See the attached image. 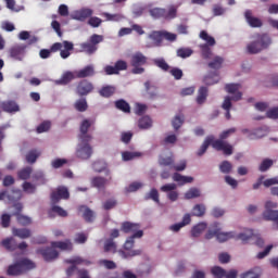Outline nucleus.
I'll return each mask as SVG.
<instances>
[{
  "label": "nucleus",
  "mask_w": 278,
  "mask_h": 278,
  "mask_svg": "<svg viewBox=\"0 0 278 278\" xmlns=\"http://www.w3.org/2000/svg\"><path fill=\"white\" fill-rule=\"evenodd\" d=\"M242 88V85L240 84H227L225 85V91L230 94L226 96L224 98V102L222 104L223 110H226V118H231V113H229V110H231V101H241L242 100V93L240 92Z\"/></svg>",
  "instance_id": "1"
},
{
  "label": "nucleus",
  "mask_w": 278,
  "mask_h": 278,
  "mask_svg": "<svg viewBox=\"0 0 278 278\" xmlns=\"http://www.w3.org/2000/svg\"><path fill=\"white\" fill-rule=\"evenodd\" d=\"M34 268H36L35 262L29 258H21L8 266L7 275L8 277H21V275H25L29 270H34Z\"/></svg>",
  "instance_id": "2"
},
{
  "label": "nucleus",
  "mask_w": 278,
  "mask_h": 278,
  "mask_svg": "<svg viewBox=\"0 0 278 278\" xmlns=\"http://www.w3.org/2000/svg\"><path fill=\"white\" fill-rule=\"evenodd\" d=\"M231 134H236V128H230L227 130H224L219 135V140H215L211 137L210 142L216 151H222L224 155H233V146H231L229 142L224 141L226 138H229Z\"/></svg>",
  "instance_id": "3"
},
{
  "label": "nucleus",
  "mask_w": 278,
  "mask_h": 278,
  "mask_svg": "<svg viewBox=\"0 0 278 278\" xmlns=\"http://www.w3.org/2000/svg\"><path fill=\"white\" fill-rule=\"evenodd\" d=\"M142 236H144V231H137L130 237H128L124 243V250L118 251L121 257L127 260V257H136L138 255H142V250H132L134 244H136L135 239L142 238Z\"/></svg>",
  "instance_id": "4"
},
{
  "label": "nucleus",
  "mask_w": 278,
  "mask_h": 278,
  "mask_svg": "<svg viewBox=\"0 0 278 278\" xmlns=\"http://www.w3.org/2000/svg\"><path fill=\"white\" fill-rule=\"evenodd\" d=\"M101 42H103V36L93 34L88 41L80 43V51L87 55H94L99 50V45H101Z\"/></svg>",
  "instance_id": "5"
},
{
  "label": "nucleus",
  "mask_w": 278,
  "mask_h": 278,
  "mask_svg": "<svg viewBox=\"0 0 278 278\" xmlns=\"http://www.w3.org/2000/svg\"><path fill=\"white\" fill-rule=\"evenodd\" d=\"M210 238H215L217 242H227L229 240H235L236 230L223 231L220 224H213L210 230Z\"/></svg>",
  "instance_id": "6"
},
{
  "label": "nucleus",
  "mask_w": 278,
  "mask_h": 278,
  "mask_svg": "<svg viewBox=\"0 0 278 278\" xmlns=\"http://www.w3.org/2000/svg\"><path fill=\"white\" fill-rule=\"evenodd\" d=\"M150 15L153 18H164V21H173L177 18V5L172 4L166 9L154 8L150 10Z\"/></svg>",
  "instance_id": "7"
},
{
  "label": "nucleus",
  "mask_w": 278,
  "mask_h": 278,
  "mask_svg": "<svg viewBox=\"0 0 278 278\" xmlns=\"http://www.w3.org/2000/svg\"><path fill=\"white\" fill-rule=\"evenodd\" d=\"M149 59L142 54V52H136L131 55L130 66H132V75H142L144 73V67Z\"/></svg>",
  "instance_id": "8"
},
{
  "label": "nucleus",
  "mask_w": 278,
  "mask_h": 278,
  "mask_svg": "<svg viewBox=\"0 0 278 278\" xmlns=\"http://www.w3.org/2000/svg\"><path fill=\"white\" fill-rule=\"evenodd\" d=\"M223 58L220 56H212L210 61V68H211V77H210V84H218L220 81V68H223Z\"/></svg>",
  "instance_id": "9"
},
{
  "label": "nucleus",
  "mask_w": 278,
  "mask_h": 278,
  "mask_svg": "<svg viewBox=\"0 0 278 278\" xmlns=\"http://www.w3.org/2000/svg\"><path fill=\"white\" fill-rule=\"evenodd\" d=\"M75 49V46L71 41H63V42H54L50 47L51 53H58L60 51V55L63 60H66V58H71V51Z\"/></svg>",
  "instance_id": "10"
},
{
  "label": "nucleus",
  "mask_w": 278,
  "mask_h": 278,
  "mask_svg": "<svg viewBox=\"0 0 278 278\" xmlns=\"http://www.w3.org/2000/svg\"><path fill=\"white\" fill-rule=\"evenodd\" d=\"M278 203L273 200H267L264 203L263 218L265 220H278Z\"/></svg>",
  "instance_id": "11"
},
{
  "label": "nucleus",
  "mask_w": 278,
  "mask_h": 278,
  "mask_svg": "<svg viewBox=\"0 0 278 278\" xmlns=\"http://www.w3.org/2000/svg\"><path fill=\"white\" fill-rule=\"evenodd\" d=\"M91 92H94V85L88 79H81L75 86L77 97H88Z\"/></svg>",
  "instance_id": "12"
},
{
  "label": "nucleus",
  "mask_w": 278,
  "mask_h": 278,
  "mask_svg": "<svg viewBox=\"0 0 278 278\" xmlns=\"http://www.w3.org/2000/svg\"><path fill=\"white\" fill-rule=\"evenodd\" d=\"M71 199V193L68 192V188L64 186H59L55 190H53L50 194V201L52 205H56L60 201Z\"/></svg>",
  "instance_id": "13"
},
{
  "label": "nucleus",
  "mask_w": 278,
  "mask_h": 278,
  "mask_svg": "<svg viewBox=\"0 0 278 278\" xmlns=\"http://www.w3.org/2000/svg\"><path fill=\"white\" fill-rule=\"evenodd\" d=\"M92 125H94V121L93 119H84L80 123V127H79V135L78 138L80 140V142H90V140H92V135L88 134L90 127H92Z\"/></svg>",
  "instance_id": "14"
},
{
  "label": "nucleus",
  "mask_w": 278,
  "mask_h": 278,
  "mask_svg": "<svg viewBox=\"0 0 278 278\" xmlns=\"http://www.w3.org/2000/svg\"><path fill=\"white\" fill-rule=\"evenodd\" d=\"M27 53V45L21 43L15 45L10 48L9 55L12 60H15L16 62H23L25 60V54Z\"/></svg>",
  "instance_id": "15"
},
{
  "label": "nucleus",
  "mask_w": 278,
  "mask_h": 278,
  "mask_svg": "<svg viewBox=\"0 0 278 278\" xmlns=\"http://www.w3.org/2000/svg\"><path fill=\"white\" fill-rule=\"evenodd\" d=\"M203 84H205V86H202L199 88L198 96L195 98V102L198 103V105H203V103H205V101H207L210 76H204Z\"/></svg>",
  "instance_id": "16"
},
{
  "label": "nucleus",
  "mask_w": 278,
  "mask_h": 278,
  "mask_svg": "<svg viewBox=\"0 0 278 278\" xmlns=\"http://www.w3.org/2000/svg\"><path fill=\"white\" fill-rule=\"evenodd\" d=\"M76 157L79 160H90V157H92V146L88 142H81L78 144Z\"/></svg>",
  "instance_id": "17"
},
{
  "label": "nucleus",
  "mask_w": 278,
  "mask_h": 278,
  "mask_svg": "<svg viewBox=\"0 0 278 278\" xmlns=\"http://www.w3.org/2000/svg\"><path fill=\"white\" fill-rule=\"evenodd\" d=\"M200 38H202V40H205V43L200 45L201 58L203 60H208L210 59V35H207V31L202 30L200 33Z\"/></svg>",
  "instance_id": "18"
},
{
  "label": "nucleus",
  "mask_w": 278,
  "mask_h": 278,
  "mask_svg": "<svg viewBox=\"0 0 278 278\" xmlns=\"http://www.w3.org/2000/svg\"><path fill=\"white\" fill-rule=\"evenodd\" d=\"M256 236H257V231H255L251 228H245L241 232L236 231L235 240H241V242H243V244H247V242H249V240H253V238H255Z\"/></svg>",
  "instance_id": "19"
},
{
  "label": "nucleus",
  "mask_w": 278,
  "mask_h": 278,
  "mask_svg": "<svg viewBox=\"0 0 278 278\" xmlns=\"http://www.w3.org/2000/svg\"><path fill=\"white\" fill-rule=\"evenodd\" d=\"M74 79H77L76 72L66 71L62 74L60 79L54 80V84L55 86H68Z\"/></svg>",
  "instance_id": "20"
},
{
  "label": "nucleus",
  "mask_w": 278,
  "mask_h": 278,
  "mask_svg": "<svg viewBox=\"0 0 278 278\" xmlns=\"http://www.w3.org/2000/svg\"><path fill=\"white\" fill-rule=\"evenodd\" d=\"M37 253H40L46 262H53V260H58V256L60 255L53 247L39 249L37 250Z\"/></svg>",
  "instance_id": "21"
},
{
  "label": "nucleus",
  "mask_w": 278,
  "mask_h": 278,
  "mask_svg": "<svg viewBox=\"0 0 278 278\" xmlns=\"http://www.w3.org/2000/svg\"><path fill=\"white\" fill-rule=\"evenodd\" d=\"M65 263L72 264V266H70L66 270L67 277H71V275H73V273L77 270L76 264H86V266H89L90 261H84L81 257H75V258L65 260Z\"/></svg>",
  "instance_id": "22"
},
{
  "label": "nucleus",
  "mask_w": 278,
  "mask_h": 278,
  "mask_svg": "<svg viewBox=\"0 0 278 278\" xmlns=\"http://www.w3.org/2000/svg\"><path fill=\"white\" fill-rule=\"evenodd\" d=\"M121 231L124 233H138V231H143L140 229L139 223H131V222H123L121 226Z\"/></svg>",
  "instance_id": "23"
},
{
  "label": "nucleus",
  "mask_w": 278,
  "mask_h": 278,
  "mask_svg": "<svg viewBox=\"0 0 278 278\" xmlns=\"http://www.w3.org/2000/svg\"><path fill=\"white\" fill-rule=\"evenodd\" d=\"M96 73L94 65L90 64L76 71V77L77 79H86V77H94Z\"/></svg>",
  "instance_id": "24"
},
{
  "label": "nucleus",
  "mask_w": 278,
  "mask_h": 278,
  "mask_svg": "<svg viewBox=\"0 0 278 278\" xmlns=\"http://www.w3.org/2000/svg\"><path fill=\"white\" fill-rule=\"evenodd\" d=\"M109 178H103L101 176H96L91 179L92 188H105L110 181H112V175H106Z\"/></svg>",
  "instance_id": "25"
},
{
  "label": "nucleus",
  "mask_w": 278,
  "mask_h": 278,
  "mask_svg": "<svg viewBox=\"0 0 278 278\" xmlns=\"http://www.w3.org/2000/svg\"><path fill=\"white\" fill-rule=\"evenodd\" d=\"M12 235L15 238H20L21 240H27V238H31V230L29 228H12Z\"/></svg>",
  "instance_id": "26"
},
{
  "label": "nucleus",
  "mask_w": 278,
  "mask_h": 278,
  "mask_svg": "<svg viewBox=\"0 0 278 278\" xmlns=\"http://www.w3.org/2000/svg\"><path fill=\"white\" fill-rule=\"evenodd\" d=\"M1 245L7 250V251H16L18 249V242L14 237H8L1 241Z\"/></svg>",
  "instance_id": "27"
},
{
  "label": "nucleus",
  "mask_w": 278,
  "mask_h": 278,
  "mask_svg": "<svg viewBox=\"0 0 278 278\" xmlns=\"http://www.w3.org/2000/svg\"><path fill=\"white\" fill-rule=\"evenodd\" d=\"M244 17L250 27H262V20L253 16L251 10L245 11Z\"/></svg>",
  "instance_id": "28"
},
{
  "label": "nucleus",
  "mask_w": 278,
  "mask_h": 278,
  "mask_svg": "<svg viewBox=\"0 0 278 278\" xmlns=\"http://www.w3.org/2000/svg\"><path fill=\"white\" fill-rule=\"evenodd\" d=\"M192 223V218L190 217V214H185L182 217V220L180 223L174 224L169 227L170 231H180L182 227H186V225H190Z\"/></svg>",
  "instance_id": "29"
},
{
  "label": "nucleus",
  "mask_w": 278,
  "mask_h": 278,
  "mask_svg": "<svg viewBox=\"0 0 278 278\" xmlns=\"http://www.w3.org/2000/svg\"><path fill=\"white\" fill-rule=\"evenodd\" d=\"M1 108L3 112H8L9 114L21 111V106H18V104L13 100L2 102Z\"/></svg>",
  "instance_id": "30"
},
{
  "label": "nucleus",
  "mask_w": 278,
  "mask_h": 278,
  "mask_svg": "<svg viewBox=\"0 0 278 278\" xmlns=\"http://www.w3.org/2000/svg\"><path fill=\"white\" fill-rule=\"evenodd\" d=\"M173 180L178 184V186H186V184H192L194 178L192 176H184L179 173H174Z\"/></svg>",
  "instance_id": "31"
},
{
  "label": "nucleus",
  "mask_w": 278,
  "mask_h": 278,
  "mask_svg": "<svg viewBox=\"0 0 278 278\" xmlns=\"http://www.w3.org/2000/svg\"><path fill=\"white\" fill-rule=\"evenodd\" d=\"M51 247L61 251H73V243L68 239L65 241H53Z\"/></svg>",
  "instance_id": "32"
},
{
  "label": "nucleus",
  "mask_w": 278,
  "mask_h": 278,
  "mask_svg": "<svg viewBox=\"0 0 278 278\" xmlns=\"http://www.w3.org/2000/svg\"><path fill=\"white\" fill-rule=\"evenodd\" d=\"M93 12L91 9H81L74 13L73 18H75V21H86V18H90Z\"/></svg>",
  "instance_id": "33"
},
{
  "label": "nucleus",
  "mask_w": 278,
  "mask_h": 278,
  "mask_svg": "<svg viewBox=\"0 0 278 278\" xmlns=\"http://www.w3.org/2000/svg\"><path fill=\"white\" fill-rule=\"evenodd\" d=\"M247 52L250 53V55H255L257 53H262V46L260 45V41L255 38L254 41H251L247 45Z\"/></svg>",
  "instance_id": "34"
},
{
  "label": "nucleus",
  "mask_w": 278,
  "mask_h": 278,
  "mask_svg": "<svg viewBox=\"0 0 278 278\" xmlns=\"http://www.w3.org/2000/svg\"><path fill=\"white\" fill-rule=\"evenodd\" d=\"M78 211L83 213V218L86 223H92L94 220V212L90 207L83 205L79 206Z\"/></svg>",
  "instance_id": "35"
},
{
  "label": "nucleus",
  "mask_w": 278,
  "mask_h": 278,
  "mask_svg": "<svg viewBox=\"0 0 278 278\" xmlns=\"http://www.w3.org/2000/svg\"><path fill=\"white\" fill-rule=\"evenodd\" d=\"M101 16H103V18H105V21L112 22V23H121V21H123L125 18V15H123L122 13H108V12H103L101 13Z\"/></svg>",
  "instance_id": "36"
},
{
  "label": "nucleus",
  "mask_w": 278,
  "mask_h": 278,
  "mask_svg": "<svg viewBox=\"0 0 278 278\" xmlns=\"http://www.w3.org/2000/svg\"><path fill=\"white\" fill-rule=\"evenodd\" d=\"M256 40L261 46V49L264 51V49H268L269 45H273V40L270 39V36L268 35H256Z\"/></svg>",
  "instance_id": "37"
},
{
  "label": "nucleus",
  "mask_w": 278,
  "mask_h": 278,
  "mask_svg": "<svg viewBox=\"0 0 278 278\" xmlns=\"http://www.w3.org/2000/svg\"><path fill=\"white\" fill-rule=\"evenodd\" d=\"M100 97H104V99H110L113 94H116V87L108 85L100 89L99 91Z\"/></svg>",
  "instance_id": "38"
},
{
  "label": "nucleus",
  "mask_w": 278,
  "mask_h": 278,
  "mask_svg": "<svg viewBox=\"0 0 278 278\" xmlns=\"http://www.w3.org/2000/svg\"><path fill=\"white\" fill-rule=\"evenodd\" d=\"M115 108L116 110L124 112V114H131V106L123 99L115 101Z\"/></svg>",
  "instance_id": "39"
},
{
  "label": "nucleus",
  "mask_w": 278,
  "mask_h": 278,
  "mask_svg": "<svg viewBox=\"0 0 278 278\" xmlns=\"http://www.w3.org/2000/svg\"><path fill=\"white\" fill-rule=\"evenodd\" d=\"M146 92L150 99L157 97V86L151 84L149 80L144 83Z\"/></svg>",
  "instance_id": "40"
},
{
  "label": "nucleus",
  "mask_w": 278,
  "mask_h": 278,
  "mask_svg": "<svg viewBox=\"0 0 278 278\" xmlns=\"http://www.w3.org/2000/svg\"><path fill=\"white\" fill-rule=\"evenodd\" d=\"M93 170L96 173H105V175H111L110 169H108V163L104 161H97L93 163Z\"/></svg>",
  "instance_id": "41"
},
{
  "label": "nucleus",
  "mask_w": 278,
  "mask_h": 278,
  "mask_svg": "<svg viewBox=\"0 0 278 278\" xmlns=\"http://www.w3.org/2000/svg\"><path fill=\"white\" fill-rule=\"evenodd\" d=\"M205 229H207V224L205 223H200L193 226V228L191 229L192 238H199V236H201L205 231Z\"/></svg>",
  "instance_id": "42"
},
{
  "label": "nucleus",
  "mask_w": 278,
  "mask_h": 278,
  "mask_svg": "<svg viewBox=\"0 0 278 278\" xmlns=\"http://www.w3.org/2000/svg\"><path fill=\"white\" fill-rule=\"evenodd\" d=\"M33 169L31 167H24L17 172V177L22 181H27L31 177Z\"/></svg>",
  "instance_id": "43"
},
{
  "label": "nucleus",
  "mask_w": 278,
  "mask_h": 278,
  "mask_svg": "<svg viewBox=\"0 0 278 278\" xmlns=\"http://www.w3.org/2000/svg\"><path fill=\"white\" fill-rule=\"evenodd\" d=\"M74 108L77 112H86L88 110V101H86V98H80L74 103Z\"/></svg>",
  "instance_id": "44"
},
{
  "label": "nucleus",
  "mask_w": 278,
  "mask_h": 278,
  "mask_svg": "<svg viewBox=\"0 0 278 278\" xmlns=\"http://www.w3.org/2000/svg\"><path fill=\"white\" fill-rule=\"evenodd\" d=\"M13 216H16V220L18 225H22V227H27L31 223V218L29 216H25L23 214H13Z\"/></svg>",
  "instance_id": "45"
},
{
  "label": "nucleus",
  "mask_w": 278,
  "mask_h": 278,
  "mask_svg": "<svg viewBox=\"0 0 278 278\" xmlns=\"http://www.w3.org/2000/svg\"><path fill=\"white\" fill-rule=\"evenodd\" d=\"M38 157H40V153L38 152V150H30L26 154V162L28 164H36V160H38Z\"/></svg>",
  "instance_id": "46"
},
{
  "label": "nucleus",
  "mask_w": 278,
  "mask_h": 278,
  "mask_svg": "<svg viewBox=\"0 0 278 278\" xmlns=\"http://www.w3.org/2000/svg\"><path fill=\"white\" fill-rule=\"evenodd\" d=\"M144 200H152L154 203H160V192H157V189H151L150 192L144 195Z\"/></svg>",
  "instance_id": "47"
},
{
  "label": "nucleus",
  "mask_w": 278,
  "mask_h": 278,
  "mask_svg": "<svg viewBox=\"0 0 278 278\" xmlns=\"http://www.w3.org/2000/svg\"><path fill=\"white\" fill-rule=\"evenodd\" d=\"M138 125L140 129H149L153 125V121L149 116H143L139 119Z\"/></svg>",
  "instance_id": "48"
},
{
  "label": "nucleus",
  "mask_w": 278,
  "mask_h": 278,
  "mask_svg": "<svg viewBox=\"0 0 278 278\" xmlns=\"http://www.w3.org/2000/svg\"><path fill=\"white\" fill-rule=\"evenodd\" d=\"M201 197V191L197 188H190L186 193H185V199L189 201L190 199H199Z\"/></svg>",
  "instance_id": "49"
},
{
  "label": "nucleus",
  "mask_w": 278,
  "mask_h": 278,
  "mask_svg": "<svg viewBox=\"0 0 278 278\" xmlns=\"http://www.w3.org/2000/svg\"><path fill=\"white\" fill-rule=\"evenodd\" d=\"M140 155H142V153H140V152L125 151L122 153V159L124 162H129L131 160H136V157H140Z\"/></svg>",
  "instance_id": "50"
},
{
  "label": "nucleus",
  "mask_w": 278,
  "mask_h": 278,
  "mask_svg": "<svg viewBox=\"0 0 278 278\" xmlns=\"http://www.w3.org/2000/svg\"><path fill=\"white\" fill-rule=\"evenodd\" d=\"M149 38L156 42V45H160L162 43V40H164V33L154 30L149 35Z\"/></svg>",
  "instance_id": "51"
},
{
  "label": "nucleus",
  "mask_w": 278,
  "mask_h": 278,
  "mask_svg": "<svg viewBox=\"0 0 278 278\" xmlns=\"http://www.w3.org/2000/svg\"><path fill=\"white\" fill-rule=\"evenodd\" d=\"M104 252L105 253H116V243L114 239H108L104 243Z\"/></svg>",
  "instance_id": "52"
},
{
  "label": "nucleus",
  "mask_w": 278,
  "mask_h": 278,
  "mask_svg": "<svg viewBox=\"0 0 278 278\" xmlns=\"http://www.w3.org/2000/svg\"><path fill=\"white\" fill-rule=\"evenodd\" d=\"M220 173H224L226 175H229L231 170H233V165L229 161H224L219 165Z\"/></svg>",
  "instance_id": "53"
},
{
  "label": "nucleus",
  "mask_w": 278,
  "mask_h": 278,
  "mask_svg": "<svg viewBox=\"0 0 278 278\" xmlns=\"http://www.w3.org/2000/svg\"><path fill=\"white\" fill-rule=\"evenodd\" d=\"M273 164H275V161L270 159H264L260 165L261 173H266V170H268Z\"/></svg>",
  "instance_id": "54"
},
{
  "label": "nucleus",
  "mask_w": 278,
  "mask_h": 278,
  "mask_svg": "<svg viewBox=\"0 0 278 278\" xmlns=\"http://www.w3.org/2000/svg\"><path fill=\"white\" fill-rule=\"evenodd\" d=\"M227 211H225V208L219 207V206H215L212 208L211 215L214 218H223V216H225Z\"/></svg>",
  "instance_id": "55"
},
{
  "label": "nucleus",
  "mask_w": 278,
  "mask_h": 278,
  "mask_svg": "<svg viewBox=\"0 0 278 278\" xmlns=\"http://www.w3.org/2000/svg\"><path fill=\"white\" fill-rule=\"evenodd\" d=\"M193 51L190 48H180L177 50L178 58H182L184 60L186 58H190L192 55Z\"/></svg>",
  "instance_id": "56"
},
{
  "label": "nucleus",
  "mask_w": 278,
  "mask_h": 278,
  "mask_svg": "<svg viewBox=\"0 0 278 278\" xmlns=\"http://www.w3.org/2000/svg\"><path fill=\"white\" fill-rule=\"evenodd\" d=\"M172 125L176 131L180 129L181 125H184V115H176L172 121Z\"/></svg>",
  "instance_id": "57"
},
{
  "label": "nucleus",
  "mask_w": 278,
  "mask_h": 278,
  "mask_svg": "<svg viewBox=\"0 0 278 278\" xmlns=\"http://www.w3.org/2000/svg\"><path fill=\"white\" fill-rule=\"evenodd\" d=\"M22 188L27 194H34V192H36V185L28 181H25Z\"/></svg>",
  "instance_id": "58"
},
{
  "label": "nucleus",
  "mask_w": 278,
  "mask_h": 278,
  "mask_svg": "<svg viewBox=\"0 0 278 278\" xmlns=\"http://www.w3.org/2000/svg\"><path fill=\"white\" fill-rule=\"evenodd\" d=\"M51 129V122L45 121L37 127V134H45Z\"/></svg>",
  "instance_id": "59"
},
{
  "label": "nucleus",
  "mask_w": 278,
  "mask_h": 278,
  "mask_svg": "<svg viewBox=\"0 0 278 278\" xmlns=\"http://www.w3.org/2000/svg\"><path fill=\"white\" fill-rule=\"evenodd\" d=\"M154 64L162 71H168V68H170V66L168 65V63H166V60L164 59H155Z\"/></svg>",
  "instance_id": "60"
},
{
  "label": "nucleus",
  "mask_w": 278,
  "mask_h": 278,
  "mask_svg": "<svg viewBox=\"0 0 278 278\" xmlns=\"http://www.w3.org/2000/svg\"><path fill=\"white\" fill-rule=\"evenodd\" d=\"M205 214V206L202 204H197L193 206L192 216H203Z\"/></svg>",
  "instance_id": "61"
},
{
  "label": "nucleus",
  "mask_w": 278,
  "mask_h": 278,
  "mask_svg": "<svg viewBox=\"0 0 278 278\" xmlns=\"http://www.w3.org/2000/svg\"><path fill=\"white\" fill-rule=\"evenodd\" d=\"M212 275L215 277V278H223L225 277V269H223V267H213L212 270H211Z\"/></svg>",
  "instance_id": "62"
},
{
  "label": "nucleus",
  "mask_w": 278,
  "mask_h": 278,
  "mask_svg": "<svg viewBox=\"0 0 278 278\" xmlns=\"http://www.w3.org/2000/svg\"><path fill=\"white\" fill-rule=\"evenodd\" d=\"M241 278H260V273L257 269H252L241 274Z\"/></svg>",
  "instance_id": "63"
},
{
  "label": "nucleus",
  "mask_w": 278,
  "mask_h": 278,
  "mask_svg": "<svg viewBox=\"0 0 278 278\" xmlns=\"http://www.w3.org/2000/svg\"><path fill=\"white\" fill-rule=\"evenodd\" d=\"M267 118L277 119L278 118V106L273 108L266 113Z\"/></svg>",
  "instance_id": "64"
}]
</instances>
